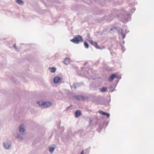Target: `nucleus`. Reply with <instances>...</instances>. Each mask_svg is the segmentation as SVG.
Here are the masks:
<instances>
[{
  "instance_id": "9",
  "label": "nucleus",
  "mask_w": 154,
  "mask_h": 154,
  "mask_svg": "<svg viewBox=\"0 0 154 154\" xmlns=\"http://www.w3.org/2000/svg\"><path fill=\"white\" fill-rule=\"evenodd\" d=\"M17 3L20 5H23L24 3L21 0H16Z\"/></svg>"
},
{
  "instance_id": "21",
  "label": "nucleus",
  "mask_w": 154,
  "mask_h": 154,
  "mask_svg": "<svg viewBox=\"0 0 154 154\" xmlns=\"http://www.w3.org/2000/svg\"><path fill=\"white\" fill-rule=\"evenodd\" d=\"M113 30V29H112H112H111V30Z\"/></svg>"
},
{
  "instance_id": "6",
  "label": "nucleus",
  "mask_w": 154,
  "mask_h": 154,
  "mask_svg": "<svg viewBox=\"0 0 154 154\" xmlns=\"http://www.w3.org/2000/svg\"><path fill=\"white\" fill-rule=\"evenodd\" d=\"M70 62V59L69 58H66L64 61V63L66 65L69 64Z\"/></svg>"
},
{
  "instance_id": "5",
  "label": "nucleus",
  "mask_w": 154,
  "mask_h": 154,
  "mask_svg": "<svg viewBox=\"0 0 154 154\" xmlns=\"http://www.w3.org/2000/svg\"><path fill=\"white\" fill-rule=\"evenodd\" d=\"M116 74H113L108 79V80L110 82H112L113 80L116 78Z\"/></svg>"
},
{
  "instance_id": "3",
  "label": "nucleus",
  "mask_w": 154,
  "mask_h": 154,
  "mask_svg": "<svg viewBox=\"0 0 154 154\" xmlns=\"http://www.w3.org/2000/svg\"><path fill=\"white\" fill-rule=\"evenodd\" d=\"M61 81V78L58 76L55 77L54 79V82L55 84L60 82Z\"/></svg>"
},
{
  "instance_id": "7",
  "label": "nucleus",
  "mask_w": 154,
  "mask_h": 154,
  "mask_svg": "<svg viewBox=\"0 0 154 154\" xmlns=\"http://www.w3.org/2000/svg\"><path fill=\"white\" fill-rule=\"evenodd\" d=\"M82 113L81 111L79 110H77L75 112V116L76 117H78L79 116H81Z\"/></svg>"
},
{
  "instance_id": "12",
  "label": "nucleus",
  "mask_w": 154,
  "mask_h": 154,
  "mask_svg": "<svg viewBox=\"0 0 154 154\" xmlns=\"http://www.w3.org/2000/svg\"><path fill=\"white\" fill-rule=\"evenodd\" d=\"M91 43L93 45L95 46V47L96 46V45H97V42H93V41H91Z\"/></svg>"
},
{
  "instance_id": "2",
  "label": "nucleus",
  "mask_w": 154,
  "mask_h": 154,
  "mask_svg": "<svg viewBox=\"0 0 154 154\" xmlns=\"http://www.w3.org/2000/svg\"><path fill=\"white\" fill-rule=\"evenodd\" d=\"M38 103L40 106L44 108L48 107L52 104L50 102H45L42 100L38 101Z\"/></svg>"
},
{
  "instance_id": "20",
  "label": "nucleus",
  "mask_w": 154,
  "mask_h": 154,
  "mask_svg": "<svg viewBox=\"0 0 154 154\" xmlns=\"http://www.w3.org/2000/svg\"><path fill=\"white\" fill-rule=\"evenodd\" d=\"M14 48H16V45L15 44L14 45Z\"/></svg>"
},
{
  "instance_id": "11",
  "label": "nucleus",
  "mask_w": 154,
  "mask_h": 154,
  "mask_svg": "<svg viewBox=\"0 0 154 154\" xmlns=\"http://www.w3.org/2000/svg\"><path fill=\"white\" fill-rule=\"evenodd\" d=\"M107 90V89L106 87H103L100 89V92H105Z\"/></svg>"
},
{
  "instance_id": "17",
  "label": "nucleus",
  "mask_w": 154,
  "mask_h": 154,
  "mask_svg": "<svg viewBox=\"0 0 154 154\" xmlns=\"http://www.w3.org/2000/svg\"><path fill=\"white\" fill-rule=\"evenodd\" d=\"M104 115H106L107 116V117L108 118H109V116H110V114L109 113H106L105 112V114Z\"/></svg>"
},
{
  "instance_id": "14",
  "label": "nucleus",
  "mask_w": 154,
  "mask_h": 154,
  "mask_svg": "<svg viewBox=\"0 0 154 154\" xmlns=\"http://www.w3.org/2000/svg\"><path fill=\"white\" fill-rule=\"evenodd\" d=\"M54 148H53V147H51L50 149H49V151L50 152L52 153V152L53 151H54Z\"/></svg>"
},
{
  "instance_id": "4",
  "label": "nucleus",
  "mask_w": 154,
  "mask_h": 154,
  "mask_svg": "<svg viewBox=\"0 0 154 154\" xmlns=\"http://www.w3.org/2000/svg\"><path fill=\"white\" fill-rule=\"evenodd\" d=\"M11 142L10 141H8L7 143H4V146L5 148L7 149H9L11 146Z\"/></svg>"
},
{
  "instance_id": "16",
  "label": "nucleus",
  "mask_w": 154,
  "mask_h": 154,
  "mask_svg": "<svg viewBox=\"0 0 154 154\" xmlns=\"http://www.w3.org/2000/svg\"><path fill=\"white\" fill-rule=\"evenodd\" d=\"M99 113H100V114H102L103 115H105V112H103V111L100 110L99 112Z\"/></svg>"
},
{
  "instance_id": "13",
  "label": "nucleus",
  "mask_w": 154,
  "mask_h": 154,
  "mask_svg": "<svg viewBox=\"0 0 154 154\" xmlns=\"http://www.w3.org/2000/svg\"><path fill=\"white\" fill-rule=\"evenodd\" d=\"M84 44L85 47L87 48H88L89 47L88 45L87 42H85L84 43Z\"/></svg>"
},
{
  "instance_id": "18",
  "label": "nucleus",
  "mask_w": 154,
  "mask_h": 154,
  "mask_svg": "<svg viewBox=\"0 0 154 154\" xmlns=\"http://www.w3.org/2000/svg\"><path fill=\"white\" fill-rule=\"evenodd\" d=\"M95 47L97 49L100 48V47L99 46H98L97 45H96Z\"/></svg>"
},
{
  "instance_id": "10",
  "label": "nucleus",
  "mask_w": 154,
  "mask_h": 154,
  "mask_svg": "<svg viewBox=\"0 0 154 154\" xmlns=\"http://www.w3.org/2000/svg\"><path fill=\"white\" fill-rule=\"evenodd\" d=\"M49 69H50V71L51 72H54L56 71V68L54 67H53L52 68H49Z\"/></svg>"
},
{
  "instance_id": "15",
  "label": "nucleus",
  "mask_w": 154,
  "mask_h": 154,
  "mask_svg": "<svg viewBox=\"0 0 154 154\" xmlns=\"http://www.w3.org/2000/svg\"><path fill=\"white\" fill-rule=\"evenodd\" d=\"M122 30L121 31V34L122 35V38L124 39L125 37V35L122 32Z\"/></svg>"
},
{
  "instance_id": "1",
  "label": "nucleus",
  "mask_w": 154,
  "mask_h": 154,
  "mask_svg": "<svg viewBox=\"0 0 154 154\" xmlns=\"http://www.w3.org/2000/svg\"><path fill=\"white\" fill-rule=\"evenodd\" d=\"M70 41L75 44H78L82 42L83 40L82 37L79 35H78L74 36V38L70 39Z\"/></svg>"
},
{
  "instance_id": "8",
  "label": "nucleus",
  "mask_w": 154,
  "mask_h": 154,
  "mask_svg": "<svg viewBox=\"0 0 154 154\" xmlns=\"http://www.w3.org/2000/svg\"><path fill=\"white\" fill-rule=\"evenodd\" d=\"M23 125H21L19 128V131L20 133L22 134L24 132L25 129L23 128Z\"/></svg>"
},
{
  "instance_id": "19",
  "label": "nucleus",
  "mask_w": 154,
  "mask_h": 154,
  "mask_svg": "<svg viewBox=\"0 0 154 154\" xmlns=\"http://www.w3.org/2000/svg\"><path fill=\"white\" fill-rule=\"evenodd\" d=\"M84 150H83L82 151V152H81L80 154H84Z\"/></svg>"
}]
</instances>
